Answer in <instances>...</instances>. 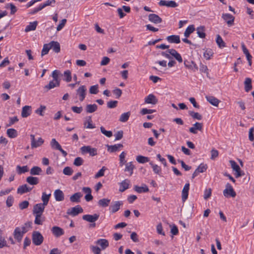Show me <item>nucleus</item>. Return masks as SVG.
Returning <instances> with one entry per match:
<instances>
[{"label": "nucleus", "mask_w": 254, "mask_h": 254, "mask_svg": "<svg viewBox=\"0 0 254 254\" xmlns=\"http://www.w3.org/2000/svg\"><path fill=\"white\" fill-rule=\"evenodd\" d=\"M160 54L162 56L169 59L170 61L172 60L173 58H174L180 63L183 62L181 55L174 49H168L165 52H162Z\"/></svg>", "instance_id": "nucleus-1"}, {"label": "nucleus", "mask_w": 254, "mask_h": 254, "mask_svg": "<svg viewBox=\"0 0 254 254\" xmlns=\"http://www.w3.org/2000/svg\"><path fill=\"white\" fill-rule=\"evenodd\" d=\"M33 243L36 246L41 245L44 240V237L38 231H34L32 235Z\"/></svg>", "instance_id": "nucleus-2"}, {"label": "nucleus", "mask_w": 254, "mask_h": 254, "mask_svg": "<svg viewBox=\"0 0 254 254\" xmlns=\"http://www.w3.org/2000/svg\"><path fill=\"white\" fill-rule=\"evenodd\" d=\"M225 187V189L223 191L224 196L226 197H235L236 195V193L231 184L229 183H227Z\"/></svg>", "instance_id": "nucleus-3"}, {"label": "nucleus", "mask_w": 254, "mask_h": 254, "mask_svg": "<svg viewBox=\"0 0 254 254\" xmlns=\"http://www.w3.org/2000/svg\"><path fill=\"white\" fill-rule=\"evenodd\" d=\"M80 150L82 153H88L90 156H94L97 155V149L92 148L90 146H84L81 147Z\"/></svg>", "instance_id": "nucleus-4"}, {"label": "nucleus", "mask_w": 254, "mask_h": 254, "mask_svg": "<svg viewBox=\"0 0 254 254\" xmlns=\"http://www.w3.org/2000/svg\"><path fill=\"white\" fill-rule=\"evenodd\" d=\"M86 87L85 85L80 86L76 90V94L79 96V100L83 101L86 94Z\"/></svg>", "instance_id": "nucleus-5"}, {"label": "nucleus", "mask_w": 254, "mask_h": 254, "mask_svg": "<svg viewBox=\"0 0 254 254\" xmlns=\"http://www.w3.org/2000/svg\"><path fill=\"white\" fill-rule=\"evenodd\" d=\"M83 209L80 205H77L75 207L68 209L67 210V214L73 216H76L80 213L83 212Z\"/></svg>", "instance_id": "nucleus-6"}, {"label": "nucleus", "mask_w": 254, "mask_h": 254, "mask_svg": "<svg viewBox=\"0 0 254 254\" xmlns=\"http://www.w3.org/2000/svg\"><path fill=\"white\" fill-rule=\"evenodd\" d=\"M30 137L31 140V146L32 148H37L41 146L44 142V140L41 137H39L36 141L35 138V135L33 134H31Z\"/></svg>", "instance_id": "nucleus-7"}, {"label": "nucleus", "mask_w": 254, "mask_h": 254, "mask_svg": "<svg viewBox=\"0 0 254 254\" xmlns=\"http://www.w3.org/2000/svg\"><path fill=\"white\" fill-rule=\"evenodd\" d=\"M45 205H43L42 203H38L35 204L33 209V214H39V215H42L45 208Z\"/></svg>", "instance_id": "nucleus-8"}, {"label": "nucleus", "mask_w": 254, "mask_h": 254, "mask_svg": "<svg viewBox=\"0 0 254 254\" xmlns=\"http://www.w3.org/2000/svg\"><path fill=\"white\" fill-rule=\"evenodd\" d=\"M99 217V215L95 213L93 215L86 214L82 216V219L87 222L94 223L97 221Z\"/></svg>", "instance_id": "nucleus-9"}, {"label": "nucleus", "mask_w": 254, "mask_h": 254, "mask_svg": "<svg viewBox=\"0 0 254 254\" xmlns=\"http://www.w3.org/2000/svg\"><path fill=\"white\" fill-rule=\"evenodd\" d=\"M222 18L227 23L228 25L231 26L233 25L235 17L229 13H223L222 15Z\"/></svg>", "instance_id": "nucleus-10"}, {"label": "nucleus", "mask_w": 254, "mask_h": 254, "mask_svg": "<svg viewBox=\"0 0 254 254\" xmlns=\"http://www.w3.org/2000/svg\"><path fill=\"white\" fill-rule=\"evenodd\" d=\"M24 233L21 231L20 227H16L13 232L14 238L18 242H20L23 238Z\"/></svg>", "instance_id": "nucleus-11"}, {"label": "nucleus", "mask_w": 254, "mask_h": 254, "mask_svg": "<svg viewBox=\"0 0 254 254\" xmlns=\"http://www.w3.org/2000/svg\"><path fill=\"white\" fill-rule=\"evenodd\" d=\"M203 124L201 123L196 122L193 125V126L189 128L190 132L193 134H196L197 130L201 131L202 129Z\"/></svg>", "instance_id": "nucleus-12"}, {"label": "nucleus", "mask_w": 254, "mask_h": 254, "mask_svg": "<svg viewBox=\"0 0 254 254\" xmlns=\"http://www.w3.org/2000/svg\"><path fill=\"white\" fill-rule=\"evenodd\" d=\"M230 163L233 170L236 172V178H239L243 175L241 174L240 168L235 161L233 160H230Z\"/></svg>", "instance_id": "nucleus-13"}, {"label": "nucleus", "mask_w": 254, "mask_h": 254, "mask_svg": "<svg viewBox=\"0 0 254 254\" xmlns=\"http://www.w3.org/2000/svg\"><path fill=\"white\" fill-rule=\"evenodd\" d=\"M144 102L146 104L155 105L158 103V100L154 95L150 94L145 98Z\"/></svg>", "instance_id": "nucleus-14"}, {"label": "nucleus", "mask_w": 254, "mask_h": 254, "mask_svg": "<svg viewBox=\"0 0 254 254\" xmlns=\"http://www.w3.org/2000/svg\"><path fill=\"white\" fill-rule=\"evenodd\" d=\"M189 190L190 184L187 183L184 186L182 191V199L183 202H185L188 197Z\"/></svg>", "instance_id": "nucleus-15"}, {"label": "nucleus", "mask_w": 254, "mask_h": 254, "mask_svg": "<svg viewBox=\"0 0 254 254\" xmlns=\"http://www.w3.org/2000/svg\"><path fill=\"white\" fill-rule=\"evenodd\" d=\"M155 64H158L161 66H162L163 67H166L167 65H168L169 67H171L174 66L176 64V62L172 60L171 61H169L168 64H167V61L165 60L162 61H156L155 62Z\"/></svg>", "instance_id": "nucleus-16"}, {"label": "nucleus", "mask_w": 254, "mask_h": 254, "mask_svg": "<svg viewBox=\"0 0 254 254\" xmlns=\"http://www.w3.org/2000/svg\"><path fill=\"white\" fill-rule=\"evenodd\" d=\"M51 231L53 235L56 237H59L64 234V230L58 226L53 227Z\"/></svg>", "instance_id": "nucleus-17"}, {"label": "nucleus", "mask_w": 254, "mask_h": 254, "mask_svg": "<svg viewBox=\"0 0 254 254\" xmlns=\"http://www.w3.org/2000/svg\"><path fill=\"white\" fill-rule=\"evenodd\" d=\"M148 20L154 24H159L162 21V18L156 14H149Z\"/></svg>", "instance_id": "nucleus-18"}, {"label": "nucleus", "mask_w": 254, "mask_h": 254, "mask_svg": "<svg viewBox=\"0 0 254 254\" xmlns=\"http://www.w3.org/2000/svg\"><path fill=\"white\" fill-rule=\"evenodd\" d=\"M159 4L160 6H166L168 7H176L178 5V4L174 0H161L159 1Z\"/></svg>", "instance_id": "nucleus-19"}, {"label": "nucleus", "mask_w": 254, "mask_h": 254, "mask_svg": "<svg viewBox=\"0 0 254 254\" xmlns=\"http://www.w3.org/2000/svg\"><path fill=\"white\" fill-rule=\"evenodd\" d=\"M206 100L212 105L217 107L220 101L213 96H206Z\"/></svg>", "instance_id": "nucleus-20"}, {"label": "nucleus", "mask_w": 254, "mask_h": 254, "mask_svg": "<svg viewBox=\"0 0 254 254\" xmlns=\"http://www.w3.org/2000/svg\"><path fill=\"white\" fill-rule=\"evenodd\" d=\"M51 47V49L56 53H59L61 51L60 43L57 41H52L49 43Z\"/></svg>", "instance_id": "nucleus-21"}, {"label": "nucleus", "mask_w": 254, "mask_h": 254, "mask_svg": "<svg viewBox=\"0 0 254 254\" xmlns=\"http://www.w3.org/2000/svg\"><path fill=\"white\" fill-rule=\"evenodd\" d=\"M166 40L170 43L179 44L181 40L179 35H172L167 37Z\"/></svg>", "instance_id": "nucleus-22"}, {"label": "nucleus", "mask_w": 254, "mask_h": 254, "mask_svg": "<svg viewBox=\"0 0 254 254\" xmlns=\"http://www.w3.org/2000/svg\"><path fill=\"white\" fill-rule=\"evenodd\" d=\"M54 196L55 199L58 201H61L64 199V194L63 192L59 189L56 190L55 191Z\"/></svg>", "instance_id": "nucleus-23"}, {"label": "nucleus", "mask_w": 254, "mask_h": 254, "mask_svg": "<svg viewBox=\"0 0 254 254\" xmlns=\"http://www.w3.org/2000/svg\"><path fill=\"white\" fill-rule=\"evenodd\" d=\"M122 204L123 202L121 201H115V203L110 207L111 212L114 213L118 211Z\"/></svg>", "instance_id": "nucleus-24"}, {"label": "nucleus", "mask_w": 254, "mask_h": 254, "mask_svg": "<svg viewBox=\"0 0 254 254\" xmlns=\"http://www.w3.org/2000/svg\"><path fill=\"white\" fill-rule=\"evenodd\" d=\"M98 106L96 104H87L85 108V111L87 114H90L96 111Z\"/></svg>", "instance_id": "nucleus-25"}, {"label": "nucleus", "mask_w": 254, "mask_h": 254, "mask_svg": "<svg viewBox=\"0 0 254 254\" xmlns=\"http://www.w3.org/2000/svg\"><path fill=\"white\" fill-rule=\"evenodd\" d=\"M31 107L30 106H25L22 108L21 111V116L23 118H26L31 114Z\"/></svg>", "instance_id": "nucleus-26"}, {"label": "nucleus", "mask_w": 254, "mask_h": 254, "mask_svg": "<svg viewBox=\"0 0 254 254\" xmlns=\"http://www.w3.org/2000/svg\"><path fill=\"white\" fill-rule=\"evenodd\" d=\"M32 190V188H29L27 185H23L20 186L17 189V193L19 194H23L26 192H29Z\"/></svg>", "instance_id": "nucleus-27"}, {"label": "nucleus", "mask_w": 254, "mask_h": 254, "mask_svg": "<svg viewBox=\"0 0 254 254\" xmlns=\"http://www.w3.org/2000/svg\"><path fill=\"white\" fill-rule=\"evenodd\" d=\"M82 196L81 192H76L70 197V201L72 202H79L80 199Z\"/></svg>", "instance_id": "nucleus-28"}, {"label": "nucleus", "mask_w": 254, "mask_h": 254, "mask_svg": "<svg viewBox=\"0 0 254 254\" xmlns=\"http://www.w3.org/2000/svg\"><path fill=\"white\" fill-rule=\"evenodd\" d=\"M96 243L100 245L102 250H105L109 246V242L107 240L104 239H100L98 240Z\"/></svg>", "instance_id": "nucleus-29"}, {"label": "nucleus", "mask_w": 254, "mask_h": 254, "mask_svg": "<svg viewBox=\"0 0 254 254\" xmlns=\"http://www.w3.org/2000/svg\"><path fill=\"white\" fill-rule=\"evenodd\" d=\"M129 181L128 180H125L120 183L119 191L123 192L128 188Z\"/></svg>", "instance_id": "nucleus-30"}, {"label": "nucleus", "mask_w": 254, "mask_h": 254, "mask_svg": "<svg viewBox=\"0 0 254 254\" xmlns=\"http://www.w3.org/2000/svg\"><path fill=\"white\" fill-rule=\"evenodd\" d=\"M244 84L245 90L247 92H248L252 89V79L250 78L247 77L245 79Z\"/></svg>", "instance_id": "nucleus-31"}, {"label": "nucleus", "mask_w": 254, "mask_h": 254, "mask_svg": "<svg viewBox=\"0 0 254 254\" xmlns=\"http://www.w3.org/2000/svg\"><path fill=\"white\" fill-rule=\"evenodd\" d=\"M37 24L38 22L36 21L33 22H30L29 25L26 27L25 29V32H28L35 30Z\"/></svg>", "instance_id": "nucleus-32"}, {"label": "nucleus", "mask_w": 254, "mask_h": 254, "mask_svg": "<svg viewBox=\"0 0 254 254\" xmlns=\"http://www.w3.org/2000/svg\"><path fill=\"white\" fill-rule=\"evenodd\" d=\"M92 121L91 117H88L84 123V127L86 128H94L95 127L92 124Z\"/></svg>", "instance_id": "nucleus-33"}, {"label": "nucleus", "mask_w": 254, "mask_h": 254, "mask_svg": "<svg viewBox=\"0 0 254 254\" xmlns=\"http://www.w3.org/2000/svg\"><path fill=\"white\" fill-rule=\"evenodd\" d=\"M108 150L110 152H114L118 150L120 148L123 147L122 144H117L114 145H107Z\"/></svg>", "instance_id": "nucleus-34"}, {"label": "nucleus", "mask_w": 254, "mask_h": 254, "mask_svg": "<svg viewBox=\"0 0 254 254\" xmlns=\"http://www.w3.org/2000/svg\"><path fill=\"white\" fill-rule=\"evenodd\" d=\"M60 85V81H56V80H53L50 81L48 85L45 86V88L48 90L54 88L55 87H58Z\"/></svg>", "instance_id": "nucleus-35"}, {"label": "nucleus", "mask_w": 254, "mask_h": 254, "mask_svg": "<svg viewBox=\"0 0 254 254\" xmlns=\"http://www.w3.org/2000/svg\"><path fill=\"white\" fill-rule=\"evenodd\" d=\"M41 168L38 166H34L30 171V173L31 175H39L42 173Z\"/></svg>", "instance_id": "nucleus-36"}, {"label": "nucleus", "mask_w": 254, "mask_h": 254, "mask_svg": "<svg viewBox=\"0 0 254 254\" xmlns=\"http://www.w3.org/2000/svg\"><path fill=\"white\" fill-rule=\"evenodd\" d=\"M26 182L31 185H36L38 184L39 179L37 177L30 176L26 178Z\"/></svg>", "instance_id": "nucleus-37"}, {"label": "nucleus", "mask_w": 254, "mask_h": 254, "mask_svg": "<svg viewBox=\"0 0 254 254\" xmlns=\"http://www.w3.org/2000/svg\"><path fill=\"white\" fill-rule=\"evenodd\" d=\"M110 201V199L108 198H102L98 201V204L100 206L106 207L109 205Z\"/></svg>", "instance_id": "nucleus-38"}, {"label": "nucleus", "mask_w": 254, "mask_h": 254, "mask_svg": "<svg viewBox=\"0 0 254 254\" xmlns=\"http://www.w3.org/2000/svg\"><path fill=\"white\" fill-rule=\"evenodd\" d=\"M6 134L9 137L12 138L16 137L18 135L17 131L14 128L7 129Z\"/></svg>", "instance_id": "nucleus-39"}, {"label": "nucleus", "mask_w": 254, "mask_h": 254, "mask_svg": "<svg viewBox=\"0 0 254 254\" xmlns=\"http://www.w3.org/2000/svg\"><path fill=\"white\" fill-rule=\"evenodd\" d=\"M51 195V193L47 194L45 192L42 193L41 199L43 201V203H42L43 205L46 206L48 204Z\"/></svg>", "instance_id": "nucleus-40"}, {"label": "nucleus", "mask_w": 254, "mask_h": 254, "mask_svg": "<svg viewBox=\"0 0 254 254\" xmlns=\"http://www.w3.org/2000/svg\"><path fill=\"white\" fill-rule=\"evenodd\" d=\"M216 42L220 48H223L226 47V44L222 38L219 35H217Z\"/></svg>", "instance_id": "nucleus-41"}, {"label": "nucleus", "mask_w": 254, "mask_h": 254, "mask_svg": "<svg viewBox=\"0 0 254 254\" xmlns=\"http://www.w3.org/2000/svg\"><path fill=\"white\" fill-rule=\"evenodd\" d=\"M130 116V112L124 113L121 115L120 119H119V121L121 122H123V123L126 122L128 120Z\"/></svg>", "instance_id": "nucleus-42"}, {"label": "nucleus", "mask_w": 254, "mask_h": 254, "mask_svg": "<svg viewBox=\"0 0 254 254\" xmlns=\"http://www.w3.org/2000/svg\"><path fill=\"white\" fill-rule=\"evenodd\" d=\"M32 227V222L28 221L26 222L21 227H20L21 229V231L24 234L28 232L30 228Z\"/></svg>", "instance_id": "nucleus-43"}, {"label": "nucleus", "mask_w": 254, "mask_h": 254, "mask_svg": "<svg viewBox=\"0 0 254 254\" xmlns=\"http://www.w3.org/2000/svg\"><path fill=\"white\" fill-rule=\"evenodd\" d=\"M194 30L195 28L193 25H190L189 26L185 31L184 36L187 38L189 37L191 33H192Z\"/></svg>", "instance_id": "nucleus-44"}, {"label": "nucleus", "mask_w": 254, "mask_h": 254, "mask_svg": "<svg viewBox=\"0 0 254 254\" xmlns=\"http://www.w3.org/2000/svg\"><path fill=\"white\" fill-rule=\"evenodd\" d=\"M134 190L138 193H141L143 192H145L148 191L149 190L148 187L146 185H144L143 187H138L135 186L134 187Z\"/></svg>", "instance_id": "nucleus-45"}, {"label": "nucleus", "mask_w": 254, "mask_h": 254, "mask_svg": "<svg viewBox=\"0 0 254 254\" xmlns=\"http://www.w3.org/2000/svg\"><path fill=\"white\" fill-rule=\"evenodd\" d=\"M134 169V166L132 164V162H130L126 164L125 171L129 172L130 175H131Z\"/></svg>", "instance_id": "nucleus-46"}, {"label": "nucleus", "mask_w": 254, "mask_h": 254, "mask_svg": "<svg viewBox=\"0 0 254 254\" xmlns=\"http://www.w3.org/2000/svg\"><path fill=\"white\" fill-rule=\"evenodd\" d=\"M136 161L139 163H145L149 161V159L148 157L142 155H138L136 156Z\"/></svg>", "instance_id": "nucleus-47"}, {"label": "nucleus", "mask_w": 254, "mask_h": 254, "mask_svg": "<svg viewBox=\"0 0 254 254\" xmlns=\"http://www.w3.org/2000/svg\"><path fill=\"white\" fill-rule=\"evenodd\" d=\"M51 49V47H50V45L49 43L45 44L43 45V49L41 52V56L43 57V56L48 54L49 50Z\"/></svg>", "instance_id": "nucleus-48"}, {"label": "nucleus", "mask_w": 254, "mask_h": 254, "mask_svg": "<svg viewBox=\"0 0 254 254\" xmlns=\"http://www.w3.org/2000/svg\"><path fill=\"white\" fill-rule=\"evenodd\" d=\"M16 171L18 174H21L22 173H25L28 171V168L27 166H24L21 167L19 165L16 167Z\"/></svg>", "instance_id": "nucleus-49"}, {"label": "nucleus", "mask_w": 254, "mask_h": 254, "mask_svg": "<svg viewBox=\"0 0 254 254\" xmlns=\"http://www.w3.org/2000/svg\"><path fill=\"white\" fill-rule=\"evenodd\" d=\"M197 34L199 37L201 38H204L206 34L204 32V27L203 26H200L199 27L197 28Z\"/></svg>", "instance_id": "nucleus-50"}, {"label": "nucleus", "mask_w": 254, "mask_h": 254, "mask_svg": "<svg viewBox=\"0 0 254 254\" xmlns=\"http://www.w3.org/2000/svg\"><path fill=\"white\" fill-rule=\"evenodd\" d=\"M189 115L193 119L198 120H201L202 118V116L198 113H195L193 111H190L189 112Z\"/></svg>", "instance_id": "nucleus-51"}, {"label": "nucleus", "mask_w": 254, "mask_h": 254, "mask_svg": "<svg viewBox=\"0 0 254 254\" xmlns=\"http://www.w3.org/2000/svg\"><path fill=\"white\" fill-rule=\"evenodd\" d=\"M35 219L34 223L37 225H42L43 222L44 221V218H42V215L35 214Z\"/></svg>", "instance_id": "nucleus-52"}, {"label": "nucleus", "mask_w": 254, "mask_h": 254, "mask_svg": "<svg viewBox=\"0 0 254 254\" xmlns=\"http://www.w3.org/2000/svg\"><path fill=\"white\" fill-rule=\"evenodd\" d=\"M150 165L152 166L153 172L157 174H159L161 171V168L156 164H154L152 162H150Z\"/></svg>", "instance_id": "nucleus-53"}, {"label": "nucleus", "mask_w": 254, "mask_h": 254, "mask_svg": "<svg viewBox=\"0 0 254 254\" xmlns=\"http://www.w3.org/2000/svg\"><path fill=\"white\" fill-rule=\"evenodd\" d=\"M213 55V52L211 49H206L203 53V56L206 60H209Z\"/></svg>", "instance_id": "nucleus-54"}, {"label": "nucleus", "mask_w": 254, "mask_h": 254, "mask_svg": "<svg viewBox=\"0 0 254 254\" xmlns=\"http://www.w3.org/2000/svg\"><path fill=\"white\" fill-rule=\"evenodd\" d=\"M207 168V165L202 163L199 165V166L196 169V170L199 173H203L206 170Z\"/></svg>", "instance_id": "nucleus-55"}, {"label": "nucleus", "mask_w": 254, "mask_h": 254, "mask_svg": "<svg viewBox=\"0 0 254 254\" xmlns=\"http://www.w3.org/2000/svg\"><path fill=\"white\" fill-rule=\"evenodd\" d=\"M83 159L80 157H78L75 158V159H74L73 162V165H75V166H80L83 164Z\"/></svg>", "instance_id": "nucleus-56"}, {"label": "nucleus", "mask_w": 254, "mask_h": 254, "mask_svg": "<svg viewBox=\"0 0 254 254\" xmlns=\"http://www.w3.org/2000/svg\"><path fill=\"white\" fill-rule=\"evenodd\" d=\"M64 76L65 77V80L69 82L71 80V72L69 70H67L64 72Z\"/></svg>", "instance_id": "nucleus-57"}, {"label": "nucleus", "mask_w": 254, "mask_h": 254, "mask_svg": "<svg viewBox=\"0 0 254 254\" xmlns=\"http://www.w3.org/2000/svg\"><path fill=\"white\" fill-rule=\"evenodd\" d=\"M98 85L91 86L89 88V93L92 94H96L98 93Z\"/></svg>", "instance_id": "nucleus-58"}, {"label": "nucleus", "mask_w": 254, "mask_h": 254, "mask_svg": "<svg viewBox=\"0 0 254 254\" xmlns=\"http://www.w3.org/2000/svg\"><path fill=\"white\" fill-rule=\"evenodd\" d=\"M101 132L108 137H111L113 135V133L111 131L106 130L103 127H100Z\"/></svg>", "instance_id": "nucleus-59"}, {"label": "nucleus", "mask_w": 254, "mask_h": 254, "mask_svg": "<svg viewBox=\"0 0 254 254\" xmlns=\"http://www.w3.org/2000/svg\"><path fill=\"white\" fill-rule=\"evenodd\" d=\"M126 153L124 151L122 152L119 156L120 158V164L121 166H123L126 163L125 157Z\"/></svg>", "instance_id": "nucleus-60"}, {"label": "nucleus", "mask_w": 254, "mask_h": 254, "mask_svg": "<svg viewBox=\"0 0 254 254\" xmlns=\"http://www.w3.org/2000/svg\"><path fill=\"white\" fill-rule=\"evenodd\" d=\"M73 172V170L70 167H65L63 169V173L65 175L70 176Z\"/></svg>", "instance_id": "nucleus-61"}, {"label": "nucleus", "mask_w": 254, "mask_h": 254, "mask_svg": "<svg viewBox=\"0 0 254 254\" xmlns=\"http://www.w3.org/2000/svg\"><path fill=\"white\" fill-rule=\"evenodd\" d=\"M51 145L52 148L56 149H58L61 146L59 142L55 138L52 139L51 142Z\"/></svg>", "instance_id": "nucleus-62"}, {"label": "nucleus", "mask_w": 254, "mask_h": 254, "mask_svg": "<svg viewBox=\"0 0 254 254\" xmlns=\"http://www.w3.org/2000/svg\"><path fill=\"white\" fill-rule=\"evenodd\" d=\"M106 168L105 167L103 166L95 175V178H98L99 177H102L104 175V172L106 170Z\"/></svg>", "instance_id": "nucleus-63"}, {"label": "nucleus", "mask_w": 254, "mask_h": 254, "mask_svg": "<svg viewBox=\"0 0 254 254\" xmlns=\"http://www.w3.org/2000/svg\"><path fill=\"white\" fill-rule=\"evenodd\" d=\"M14 198L11 195H9L7 197V199L6 200V204L7 207H11L13 203Z\"/></svg>", "instance_id": "nucleus-64"}]
</instances>
